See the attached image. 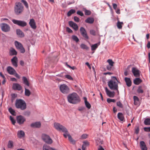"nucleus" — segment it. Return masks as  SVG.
<instances>
[{
  "label": "nucleus",
  "mask_w": 150,
  "mask_h": 150,
  "mask_svg": "<svg viewBox=\"0 0 150 150\" xmlns=\"http://www.w3.org/2000/svg\"><path fill=\"white\" fill-rule=\"evenodd\" d=\"M10 54L11 55H16L17 52L13 48H11L10 50Z\"/></svg>",
  "instance_id": "c756f323"
},
{
  "label": "nucleus",
  "mask_w": 150,
  "mask_h": 150,
  "mask_svg": "<svg viewBox=\"0 0 150 150\" xmlns=\"http://www.w3.org/2000/svg\"><path fill=\"white\" fill-rule=\"evenodd\" d=\"M111 78L112 79L108 82V87L111 90H117V87L118 86V83H119V81L115 76H112Z\"/></svg>",
  "instance_id": "f03ea898"
},
{
  "label": "nucleus",
  "mask_w": 150,
  "mask_h": 150,
  "mask_svg": "<svg viewBox=\"0 0 150 150\" xmlns=\"http://www.w3.org/2000/svg\"><path fill=\"white\" fill-rule=\"evenodd\" d=\"M76 11L75 10L71 9L67 13V16H70L73 13H74Z\"/></svg>",
  "instance_id": "4c0bfd02"
},
{
  "label": "nucleus",
  "mask_w": 150,
  "mask_h": 150,
  "mask_svg": "<svg viewBox=\"0 0 150 150\" xmlns=\"http://www.w3.org/2000/svg\"><path fill=\"white\" fill-rule=\"evenodd\" d=\"M29 24L33 29H35L36 28L35 23L34 19H32L30 20Z\"/></svg>",
  "instance_id": "a211bd4d"
},
{
  "label": "nucleus",
  "mask_w": 150,
  "mask_h": 150,
  "mask_svg": "<svg viewBox=\"0 0 150 150\" xmlns=\"http://www.w3.org/2000/svg\"><path fill=\"white\" fill-rule=\"evenodd\" d=\"M8 111L9 112L13 115L15 116L16 115V113L15 111L11 108H10L8 109Z\"/></svg>",
  "instance_id": "58836bf2"
},
{
  "label": "nucleus",
  "mask_w": 150,
  "mask_h": 150,
  "mask_svg": "<svg viewBox=\"0 0 150 150\" xmlns=\"http://www.w3.org/2000/svg\"><path fill=\"white\" fill-rule=\"evenodd\" d=\"M133 99H134V101H138V102L139 101V98L137 96H134Z\"/></svg>",
  "instance_id": "864d4df0"
},
{
  "label": "nucleus",
  "mask_w": 150,
  "mask_h": 150,
  "mask_svg": "<svg viewBox=\"0 0 150 150\" xmlns=\"http://www.w3.org/2000/svg\"><path fill=\"white\" fill-rule=\"evenodd\" d=\"M144 129L145 131L146 132H150V127H145L144 128Z\"/></svg>",
  "instance_id": "603ef678"
},
{
  "label": "nucleus",
  "mask_w": 150,
  "mask_h": 150,
  "mask_svg": "<svg viewBox=\"0 0 150 150\" xmlns=\"http://www.w3.org/2000/svg\"><path fill=\"white\" fill-rule=\"evenodd\" d=\"M1 27L2 31L7 32L9 31L10 27L8 25L5 23H2L1 24Z\"/></svg>",
  "instance_id": "9b49d317"
},
{
  "label": "nucleus",
  "mask_w": 150,
  "mask_h": 150,
  "mask_svg": "<svg viewBox=\"0 0 150 150\" xmlns=\"http://www.w3.org/2000/svg\"><path fill=\"white\" fill-rule=\"evenodd\" d=\"M41 124L40 122H38L32 123L30 126L32 127L39 128L41 127Z\"/></svg>",
  "instance_id": "6ab92c4d"
},
{
  "label": "nucleus",
  "mask_w": 150,
  "mask_h": 150,
  "mask_svg": "<svg viewBox=\"0 0 150 150\" xmlns=\"http://www.w3.org/2000/svg\"><path fill=\"white\" fill-rule=\"evenodd\" d=\"M54 149L46 145H44L43 147V150H52Z\"/></svg>",
  "instance_id": "c9c22d12"
},
{
  "label": "nucleus",
  "mask_w": 150,
  "mask_h": 150,
  "mask_svg": "<svg viewBox=\"0 0 150 150\" xmlns=\"http://www.w3.org/2000/svg\"><path fill=\"white\" fill-rule=\"evenodd\" d=\"M13 146V142L12 141L10 140L8 142V147L9 148H12Z\"/></svg>",
  "instance_id": "f704fd0d"
},
{
  "label": "nucleus",
  "mask_w": 150,
  "mask_h": 150,
  "mask_svg": "<svg viewBox=\"0 0 150 150\" xmlns=\"http://www.w3.org/2000/svg\"><path fill=\"white\" fill-rule=\"evenodd\" d=\"M83 145H84L85 146H88L89 145V142L87 141L84 142H83Z\"/></svg>",
  "instance_id": "680f3d73"
},
{
  "label": "nucleus",
  "mask_w": 150,
  "mask_h": 150,
  "mask_svg": "<svg viewBox=\"0 0 150 150\" xmlns=\"http://www.w3.org/2000/svg\"><path fill=\"white\" fill-rule=\"evenodd\" d=\"M67 66L68 67L71 69L72 70H74L76 69V68L75 66L71 67L69 65H67Z\"/></svg>",
  "instance_id": "052dcab7"
},
{
  "label": "nucleus",
  "mask_w": 150,
  "mask_h": 150,
  "mask_svg": "<svg viewBox=\"0 0 150 150\" xmlns=\"http://www.w3.org/2000/svg\"><path fill=\"white\" fill-rule=\"evenodd\" d=\"M12 88L14 90H17L19 91L21 90L22 88L21 86L17 83H13V84Z\"/></svg>",
  "instance_id": "aec40b11"
},
{
  "label": "nucleus",
  "mask_w": 150,
  "mask_h": 150,
  "mask_svg": "<svg viewBox=\"0 0 150 150\" xmlns=\"http://www.w3.org/2000/svg\"><path fill=\"white\" fill-rule=\"evenodd\" d=\"M85 14L86 15H89L91 14V12L90 11L86 10L85 11Z\"/></svg>",
  "instance_id": "09e8293b"
},
{
  "label": "nucleus",
  "mask_w": 150,
  "mask_h": 150,
  "mask_svg": "<svg viewBox=\"0 0 150 150\" xmlns=\"http://www.w3.org/2000/svg\"><path fill=\"white\" fill-rule=\"evenodd\" d=\"M144 123L146 125H150V118L146 119L144 121Z\"/></svg>",
  "instance_id": "e433bc0d"
},
{
  "label": "nucleus",
  "mask_w": 150,
  "mask_h": 150,
  "mask_svg": "<svg viewBox=\"0 0 150 150\" xmlns=\"http://www.w3.org/2000/svg\"><path fill=\"white\" fill-rule=\"evenodd\" d=\"M54 126L55 128L58 130H61L62 132H67V129L59 123H54Z\"/></svg>",
  "instance_id": "423d86ee"
},
{
  "label": "nucleus",
  "mask_w": 150,
  "mask_h": 150,
  "mask_svg": "<svg viewBox=\"0 0 150 150\" xmlns=\"http://www.w3.org/2000/svg\"><path fill=\"white\" fill-rule=\"evenodd\" d=\"M80 31L82 36L86 39H88V37L87 35L86 31L85 28L81 27L80 28Z\"/></svg>",
  "instance_id": "ddd939ff"
},
{
  "label": "nucleus",
  "mask_w": 150,
  "mask_h": 150,
  "mask_svg": "<svg viewBox=\"0 0 150 150\" xmlns=\"http://www.w3.org/2000/svg\"><path fill=\"white\" fill-rule=\"evenodd\" d=\"M88 135L86 134H83L81 136V138L82 139H85L87 137Z\"/></svg>",
  "instance_id": "5fc2aeb1"
},
{
  "label": "nucleus",
  "mask_w": 150,
  "mask_h": 150,
  "mask_svg": "<svg viewBox=\"0 0 150 150\" xmlns=\"http://www.w3.org/2000/svg\"><path fill=\"white\" fill-rule=\"evenodd\" d=\"M117 117L120 121H123L124 120V117L122 113L119 112L117 114Z\"/></svg>",
  "instance_id": "cd10ccee"
},
{
  "label": "nucleus",
  "mask_w": 150,
  "mask_h": 150,
  "mask_svg": "<svg viewBox=\"0 0 150 150\" xmlns=\"http://www.w3.org/2000/svg\"><path fill=\"white\" fill-rule=\"evenodd\" d=\"M74 20L76 22H78L79 21V18L76 16L74 17Z\"/></svg>",
  "instance_id": "6e6d98bb"
},
{
  "label": "nucleus",
  "mask_w": 150,
  "mask_h": 150,
  "mask_svg": "<svg viewBox=\"0 0 150 150\" xmlns=\"http://www.w3.org/2000/svg\"><path fill=\"white\" fill-rule=\"evenodd\" d=\"M146 46L148 49L150 48V42L149 41L148 42Z\"/></svg>",
  "instance_id": "774afa93"
},
{
  "label": "nucleus",
  "mask_w": 150,
  "mask_h": 150,
  "mask_svg": "<svg viewBox=\"0 0 150 150\" xmlns=\"http://www.w3.org/2000/svg\"><path fill=\"white\" fill-rule=\"evenodd\" d=\"M107 62L109 64V65L113 66L114 62L112 61L111 59H108L107 61Z\"/></svg>",
  "instance_id": "79ce46f5"
},
{
  "label": "nucleus",
  "mask_w": 150,
  "mask_h": 150,
  "mask_svg": "<svg viewBox=\"0 0 150 150\" xmlns=\"http://www.w3.org/2000/svg\"><path fill=\"white\" fill-rule=\"evenodd\" d=\"M140 147L142 150H147V148L146 147L145 142L142 141L140 142Z\"/></svg>",
  "instance_id": "5701e85b"
},
{
  "label": "nucleus",
  "mask_w": 150,
  "mask_h": 150,
  "mask_svg": "<svg viewBox=\"0 0 150 150\" xmlns=\"http://www.w3.org/2000/svg\"><path fill=\"white\" fill-rule=\"evenodd\" d=\"M65 133L63 134V135L65 138H67V137H68V139L70 142L73 144H75V141L73 140L72 137L69 134L67 130V132H65Z\"/></svg>",
  "instance_id": "f8f14e48"
},
{
  "label": "nucleus",
  "mask_w": 150,
  "mask_h": 150,
  "mask_svg": "<svg viewBox=\"0 0 150 150\" xmlns=\"http://www.w3.org/2000/svg\"><path fill=\"white\" fill-rule=\"evenodd\" d=\"M113 66L110 65H108L107 66V69L109 71H110L111 70Z\"/></svg>",
  "instance_id": "bf43d9fd"
},
{
  "label": "nucleus",
  "mask_w": 150,
  "mask_h": 150,
  "mask_svg": "<svg viewBox=\"0 0 150 150\" xmlns=\"http://www.w3.org/2000/svg\"><path fill=\"white\" fill-rule=\"evenodd\" d=\"M25 94L26 96H29L30 95L31 93L29 90L25 88Z\"/></svg>",
  "instance_id": "ea45409f"
},
{
  "label": "nucleus",
  "mask_w": 150,
  "mask_h": 150,
  "mask_svg": "<svg viewBox=\"0 0 150 150\" xmlns=\"http://www.w3.org/2000/svg\"><path fill=\"white\" fill-rule=\"evenodd\" d=\"M142 82V81L139 78H136L134 80L133 82L137 85H139Z\"/></svg>",
  "instance_id": "393cba45"
},
{
  "label": "nucleus",
  "mask_w": 150,
  "mask_h": 150,
  "mask_svg": "<svg viewBox=\"0 0 150 150\" xmlns=\"http://www.w3.org/2000/svg\"><path fill=\"white\" fill-rule=\"evenodd\" d=\"M107 101L108 103H110L111 102L115 103L116 100L114 99H111L110 98H108L107 99Z\"/></svg>",
  "instance_id": "c03bdc74"
},
{
  "label": "nucleus",
  "mask_w": 150,
  "mask_h": 150,
  "mask_svg": "<svg viewBox=\"0 0 150 150\" xmlns=\"http://www.w3.org/2000/svg\"><path fill=\"white\" fill-rule=\"evenodd\" d=\"M7 71L11 75H14L16 71L13 68L10 66L7 67Z\"/></svg>",
  "instance_id": "f3484780"
},
{
  "label": "nucleus",
  "mask_w": 150,
  "mask_h": 150,
  "mask_svg": "<svg viewBox=\"0 0 150 150\" xmlns=\"http://www.w3.org/2000/svg\"><path fill=\"white\" fill-rule=\"evenodd\" d=\"M139 127H137L135 129V133L137 134H138L139 133Z\"/></svg>",
  "instance_id": "e2e57ef3"
},
{
  "label": "nucleus",
  "mask_w": 150,
  "mask_h": 150,
  "mask_svg": "<svg viewBox=\"0 0 150 150\" xmlns=\"http://www.w3.org/2000/svg\"><path fill=\"white\" fill-rule=\"evenodd\" d=\"M16 120L19 125H22L23 124L24 122L26 121V119L22 115H19L17 117Z\"/></svg>",
  "instance_id": "9d476101"
},
{
  "label": "nucleus",
  "mask_w": 150,
  "mask_h": 150,
  "mask_svg": "<svg viewBox=\"0 0 150 150\" xmlns=\"http://www.w3.org/2000/svg\"><path fill=\"white\" fill-rule=\"evenodd\" d=\"M15 44L17 48L20 50L21 53H23L25 52V49L23 47L21 43L17 41H16Z\"/></svg>",
  "instance_id": "1a4fd4ad"
},
{
  "label": "nucleus",
  "mask_w": 150,
  "mask_h": 150,
  "mask_svg": "<svg viewBox=\"0 0 150 150\" xmlns=\"http://www.w3.org/2000/svg\"><path fill=\"white\" fill-rule=\"evenodd\" d=\"M137 92L139 93H144V90L142 89V87L141 86H139L137 90Z\"/></svg>",
  "instance_id": "7c9ffc66"
},
{
  "label": "nucleus",
  "mask_w": 150,
  "mask_h": 150,
  "mask_svg": "<svg viewBox=\"0 0 150 150\" xmlns=\"http://www.w3.org/2000/svg\"><path fill=\"white\" fill-rule=\"evenodd\" d=\"M100 44V43L95 44L94 45H92L91 46V49L92 50H95L98 47V46Z\"/></svg>",
  "instance_id": "2f4dec72"
},
{
  "label": "nucleus",
  "mask_w": 150,
  "mask_h": 150,
  "mask_svg": "<svg viewBox=\"0 0 150 150\" xmlns=\"http://www.w3.org/2000/svg\"><path fill=\"white\" fill-rule=\"evenodd\" d=\"M117 105L120 108H123V105L120 101L117 102Z\"/></svg>",
  "instance_id": "49530a36"
},
{
  "label": "nucleus",
  "mask_w": 150,
  "mask_h": 150,
  "mask_svg": "<svg viewBox=\"0 0 150 150\" xmlns=\"http://www.w3.org/2000/svg\"><path fill=\"white\" fill-rule=\"evenodd\" d=\"M77 14L81 16H83V13L81 11H78L77 12Z\"/></svg>",
  "instance_id": "4d7b16f0"
},
{
  "label": "nucleus",
  "mask_w": 150,
  "mask_h": 150,
  "mask_svg": "<svg viewBox=\"0 0 150 150\" xmlns=\"http://www.w3.org/2000/svg\"><path fill=\"white\" fill-rule=\"evenodd\" d=\"M113 73L110 72H105L103 73V74L105 75H111Z\"/></svg>",
  "instance_id": "338daca9"
},
{
  "label": "nucleus",
  "mask_w": 150,
  "mask_h": 150,
  "mask_svg": "<svg viewBox=\"0 0 150 150\" xmlns=\"http://www.w3.org/2000/svg\"><path fill=\"white\" fill-rule=\"evenodd\" d=\"M65 77L69 79L73 80V78L71 76L68 74L66 75L65 76Z\"/></svg>",
  "instance_id": "8fccbe9b"
},
{
  "label": "nucleus",
  "mask_w": 150,
  "mask_h": 150,
  "mask_svg": "<svg viewBox=\"0 0 150 150\" xmlns=\"http://www.w3.org/2000/svg\"><path fill=\"white\" fill-rule=\"evenodd\" d=\"M125 81L126 82L127 85L128 87L132 85V81L129 78L125 77Z\"/></svg>",
  "instance_id": "b1692460"
},
{
  "label": "nucleus",
  "mask_w": 150,
  "mask_h": 150,
  "mask_svg": "<svg viewBox=\"0 0 150 150\" xmlns=\"http://www.w3.org/2000/svg\"><path fill=\"white\" fill-rule=\"evenodd\" d=\"M59 89L61 92L63 94H68L70 91L69 88L65 84L61 85L59 86Z\"/></svg>",
  "instance_id": "39448f33"
},
{
  "label": "nucleus",
  "mask_w": 150,
  "mask_h": 150,
  "mask_svg": "<svg viewBox=\"0 0 150 150\" xmlns=\"http://www.w3.org/2000/svg\"><path fill=\"white\" fill-rule=\"evenodd\" d=\"M16 33L17 35L20 37H23L24 36V33L19 29L16 30Z\"/></svg>",
  "instance_id": "bb28decb"
},
{
  "label": "nucleus",
  "mask_w": 150,
  "mask_h": 150,
  "mask_svg": "<svg viewBox=\"0 0 150 150\" xmlns=\"http://www.w3.org/2000/svg\"><path fill=\"white\" fill-rule=\"evenodd\" d=\"M94 19L92 17H88L85 20V22L88 23L92 24L94 22Z\"/></svg>",
  "instance_id": "a878e982"
},
{
  "label": "nucleus",
  "mask_w": 150,
  "mask_h": 150,
  "mask_svg": "<svg viewBox=\"0 0 150 150\" xmlns=\"http://www.w3.org/2000/svg\"><path fill=\"white\" fill-rule=\"evenodd\" d=\"M105 91L107 95L109 97L111 98H113L115 95V92L114 91H111L109 90L108 88L106 87L105 88Z\"/></svg>",
  "instance_id": "2eb2a0df"
},
{
  "label": "nucleus",
  "mask_w": 150,
  "mask_h": 150,
  "mask_svg": "<svg viewBox=\"0 0 150 150\" xmlns=\"http://www.w3.org/2000/svg\"><path fill=\"white\" fill-rule=\"evenodd\" d=\"M24 10L23 4L20 2H16L14 6V12L16 15H19L22 13Z\"/></svg>",
  "instance_id": "7ed1b4c3"
},
{
  "label": "nucleus",
  "mask_w": 150,
  "mask_h": 150,
  "mask_svg": "<svg viewBox=\"0 0 150 150\" xmlns=\"http://www.w3.org/2000/svg\"><path fill=\"white\" fill-rule=\"evenodd\" d=\"M112 6L114 9L116 10L117 7V5L116 4L113 3L112 4Z\"/></svg>",
  "instance_id": "69168bd1"
},
{
  "label": "nucleus",
  "mask_w": 150,
  "mask_h": 150,
  "mask_svg": "<svg viewBox=\"0 0 150 150\" xmlns=\"http://www.w3.org/2000/svg\"><path fill=\"white\" fill-rule=\"evenodd\" d=\"M80 46L81 48L83 49H86V50H88L89 49V48L84 44H81Z\"/></svg>",
  "instance_id": "a19ab883"
},
{
  "label": "nucleus",
  "mask_w": 150,
  "mask_h": 150,
  "mask_svg": "<svg viewBox=\"0 0 150 150\" xmlns=\"http://www.w3.org/2000/svg\"><path fill=\"white\" fill-rule=\"evenodd\" d=\"M14 76L17 78L18 79H20V77L19 75L16 73V72L14 73Z\"/></svg>",
  "instance_id": "0e129e2a"
},
{
  "label": "nucleus",
  "mask_w": 150,
  "mask_h": 150,
  "mask_svg": "<svg viewBox=\"0 0 150 150\" xmlns=\"http://www.w3.org/2000/svg\"><path fill=\"white\" fill-rule=\"evenodd\" d=\"M66 30L69 33H71L72 32V30L68 27H67L66 28Z\"/></svg>",
  "instance_id": "13d9d810"
},
{
  "label": "nucleus",
  "mask_w": 150,
  "mask_h": 150,
  "mask_svg": "<svg viewBox=\"0 0 150 150\" xmlns=\"http://www.w3.org/2000/svg\"><path fill=\"white\" fill-rule=\"evenodd\" d=\"M123 24V22L118 21L117 23V26L118 29H121L122 28V25Z\"/></svg>",
  "instance_id": "72a5a7b5"
},
{
  "label": "nucleus",
  "mask_w": 150,
  "mask_h": 150,
  "mask_svg": "<svg viewBox=\"0 0 150 150\" xmlns=\"http://www.w3.org/2000/svg\"><path fill=\"white\" fill-rule=\"evenodd\" d=\"M17 137L19 138H21L25 137L24 132L23 130L18 131L17 133Z\"/></svg>",
  "instance_id": "4be33fe9"
},
{
  "label": "nucleus",
  "mask_w": 150,
  "mask_h": 150,
  "mask_svg": "<svg viewBox=\"0 0 150 150\" xmlns=\"http://www.w3.org/2000/svg\"><path fill=\"white\" fill-rule=\"evenodd\" d=\"M10 119L12 123V124L13 125H15L16 122V120L14 119L13 117H12V116H10Z\"/></svg>",
  "instance_id": "37998d69"
},
{
  "label": "nucleus",
  "mask_w": 150,
  "mask_h": 150,
  "mask_svg": "<svg viewBox=\"0 0 150 150\" xmlns=\"http://www.w3.org/2000/svg\"><path fill=\"white\" fill-rule=\"evenodd\" d=\"M42 138L45 142L48 144H50L52 143V140L48 135L43 134L42 135Z\"/></svg>",
  "instance_id": "0eeeda50"
},
{
  "label": "nucleus",
  "mask_w": 150,
  "mask_h": 150,
  "mask_svg": "<svg viewBox=\"0 0 150 150\" xmlns=\"http://www.w3.org/2000/svg\"><path fill=\"white\" fill-rule=\"evenodd\" d=\"M67 99L69 103L73 104L78 103L80 101L79 96L75 93L69 94L67 96Z\"/></svg>",
  "instance_id": "f257e3e1"
},
{
  "label": "nucleus",
  "mask_w": 150,
  "mask_h": 150,
  "mask_svg": "<svg viewBox=\"0 0 150 150\" xmlns=\"http://www.w3.org/2000/svg\"><path fill=\"white\" fill-rule=\"evenodd\" d=\"M21 1L23 3L26 8H28V4L26 1L25 0H22Z\"/></svg>",
  "instance_id": "de8ad7c7"
},
{
  "label": "nucleus",
  "mask_w": 150,
  "mask_h": 150,
  "mask_svg": "<svg viewBox=\"0 0 150 150\" xmlns=\"http://www.w3.org/2000/svg\"><path fill=\"white\" fill-rule=\"evenodd\" d=\"M15 106L18 109L24 110L26 108V105L25 101L22 99L16 100L15 103Z\"/></svg>",
  "instance_id": "20e7f679"
},
{
  "label": "nucleus",
  "mask_w": 150,
  "mask_h": 150,
  "mask_svg": "<svg viewBox=\"0 0 150 150\" xmlns=\"http://www.w3.org/2000/svg\"><path fill=\"white\" fill-rule=\"evenodd\" d=\"M132 71L134 76L136 77H139L140 76V71L136 68L133 67Z\"/></svg>",
  "instance_id": "4468645a"
},
{
  "label": "nucleus",
  "mask_w": 150,
  "mask_h": 150,
  "mask_svg": "<svg viewBox=\"0 0 150 150\" xmlns=\"http://www.w3.org/2000/svg\"><path fill=\"white\" fill-rule=\"evenodd\" d=\"M85 104L86 107L88 109H90L91 108V105L87 101V98L86 97H84Z\"/></svg>",
  "instance_id": "c85d7f7f"
},
{
  "label": "nucleus",
  "mask_w": 150,
  "mask_h": 150,
  "mask_svg": "<svg viewBox=\"0 0 150 150\" xmlns=\"http://www.w3.org/2000/svg\"><path fill=\"white\" fill-rule=\"evenodd\" d=\"M18 58L16 56L14 57L11 59V62L12 64L14 66L16 67H17L18 66Z\"/></svg>",
  "instance_id": "412c9836"
},
{
  "label": "nucleus",
  "mask_w": 150,
  "mask_h": 150,
  "mask_svg": "<svg viewBox=\"0 0 150 150\" xmlns=\"http://www.w3.org/2000/svg\"><path fill=\"white\" fill-rule=\"evenodd\" d=\"M90 33L91 34L93 35H96V31L93 30H91L90 31Z\"/></svg>",
  "instance_id": "3c124183"
},
{
  "label": "nucleus",
  "mask_w": 150,
  "mask_h": 150,
  "mask_svg": "<svg viewBox=\"0 0 150 150\" xmlns=\"http://www.w3.org/2000/svg\"><path fill=\"white\" fill-rule=\"evenodd\" d=\"M12 21L13 23L20 26L24 27L27 25L26 23L24 21L13 19Z\"/></svg>",
  "instance_id": "6e6552de"
},
{
  "label": "nucleus",
  "mask_w": 150,
  "mask_h": 150,
  "mask_svg": "<svg viewBox=\"0 0 150 150\" xmlns=\"http://www.w3.org/2000/svg\"><path fill=\"white\" fill-rule=\"evenodd\" d=\"M23 83L26 85L28 86H29V84L27 78L23 76Z\"/></svg>",
  "instance_id": "473e14b6"
},
{
  "label": "nucleus",
  "mask_w": 150,
  "mask_h": 150,
  "mask_svg": "<svg viewBox=\"0 0 150 150\" xmlns=\"http://www.w3.org/2000/svg\"><path fill=\"white\" fill-rule=\"evenodd\" d=\"M69 24L70 26L72 27L75 31L78 29V27L77 24L72 21H69Z\"/></svg>",
  "instance_id": "dca6fc26"
},
{
  "label": "nucleus",
  "mask_w": 150,
  "mask_h": 150,
  "mask_svg": "<svg viewBox=\"0 0 150 150\" xmlns=\"http://www.w3.org/2000/svg\"><path fill=\"white\" fill-rule=\"evenodd\" d=\"M72 39L76 42H77L79 41V39L78 37L75 35H73L72 36Z\"/></svg>",
  "instance_id": "a18cd8bd"
}]
</instances>
